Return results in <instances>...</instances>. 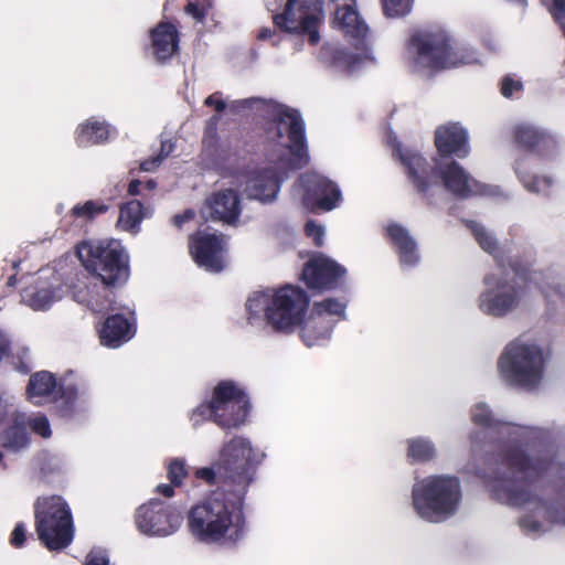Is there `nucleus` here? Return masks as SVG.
I'll list each match as a JSON object with an SVG mask.
<instances>
[{"label": "nucleus", "mask_w": 565, "mask_h": 565, "mask_svg": "<svg viewBox=\"0 0 565 565\" xmlns=\"http://www.w3.org/2000/svg\"><path fill=\"white\" fill-rule=\"evenodd\" d=\"M501 463L512 476L495 475L488 480L492 497L511 507L535 504L543 518L551 523H565V507L559 498L543 500L532 490L533 482L555 468V458L550 451L530 456L519 445H508L501 451Z\"/></svg>", "instance_id": "1"}, {"label": "nucleus", "mask_w": 565, "mask_h": 565, "mask_svg": "<svg viewBox=\"0 0 565 565\" xmlns=\"http://www.w3.org/2000/svg\"><path fill=\"white\" fill-rule=\"evenodd\" d=\"M247 492H212L188 513L192 535L207 544L237 545L248 531L245 514Z\"/></svg>", "instance_id": "2"}, {"label": "nucleus", "mask_w": 565, "mask_h": 565, "mask_svg": "<svg viewBox=\"0 0 565 565\" xmlns=\"http://www.w3.org/2000/svg\"><path fill=\"white\" fill-rule=\"evenodd\" d=\"M396 152L401 163L406 169L408 182L428 205L433 204V198L436 190L439 189L438 178L441 179L445 189L459 199L487 193V185L473 179L455 160L437 168L431 166L418 151L399 148Z\"/></svg>", "instance_id": "3"}, {"label": "nucleus", "mask_w": 565, "mask_h": 565, "mask_svg": "<svg viewBox=\"0 0 565 565\" xmlns=\"http://www.w3.org/2000/svg\"><path fill=\"white\" fill-rule=\"evenodd\" d=\"M256 104L266 106L263 125V143L265 148L287 149L291 154L289 169H302L309 163L306 125L298 109L275 100L250 97L235 100L232 110L253 108Z\"/></svg>", "instance_id": "4"}, {"label": "nucleus", "mask_w": 565, "mask_h": 565, "mask_svg": "<svg viewBox=\"0 0 565 565\" xmlns=\"http://www.w3.org/2000/svg\"><path fill=\"white\" fill-rule=\"evenodd\" d=\"M259 460L248 439L235 436L225 443L212 467L200 468L195 477L209 486L222 484L216 492L228 494L248 491Z\"/></svg>", "instance_id": "5"}, {"label": "nucleus", "mask_w": 565, "mask_h": 565, "mask_svg": "<svg viewBox=\"0 0 565 565\" xmlns=\"http://www.w3.org/2000/svg\"><path fill=\"white\" fill-rule=\"evenodd\" d=\"M407 52L413 67L433 73L477 62L475 50L441 29L414 32L407 41Z\"/></svg>", "instance_id": "6"}, {"label": "nucleus", "mask_w": 565, "mask_h": 565, "mask_svg": "<svg viewBox=\"0 0 565 565\" xmlns=\"http://www.w3.org/2000/svg\"><path fill=\"white\" fill-rule=\"evenodd\" d=\"M513 149L521 152L514 161V171L523 185L534 193L548 194L553 186L550 177L540 178L532 172L537 161L552 159L557 152L555 138L531 124L521 122L511 128Z\"/></svg>", "instance_id": "7"}, {"label": "nucleus", "mask_w": 565, "mask_h": 565, "mask_svg": "<svg viewBox=\"0 0 565 565\" xmlns=\"http://www.w3.org/2000/svg\"><path fill=\"white\" fill-rule=\"evenodd\" d=\"M309 302L306 290L287 284L277 289L255 291L247 299L246 309L254 317L263 312L266 323L274 331L291 333L303 322Z\"/></svg>", "instance_id": "8"}, {"label": "nucleus", "mask_w": 565, "mask_h": 565, "mask_svg": "<svg viewBox=\"0 0 565 565\" xmlns=\"http://www.w3.org/2000/svg\"><path fill=\"white\" fill-rule=\"evenodd\" d=\"M76 254L87 273L106 288L125 285L130 276V257L117 239L83 241Z\"/></svg>", "instance_id": "9"}, {"label": "nucleus", "mask_w": 565, "mask_h": 565, "mask_svg": "<svg viewBox=\"0 0 565 565\" xmlns=\"http://www.w3.org/2000/svg\"><path fill=\"white\" fill-rule=\"evenodd\" d=\"M543 275H550L552 278H543L541 286H543L551 297H546L540 285L535 282H527L521 279L524 285H519L515 279L498 278L494 275H487L483 279L484 285L488 287L479 297V309L495 318L505 317L514 311L521 303L525 294L526 287L530 285L536 286L547 303L562 301L564 294L559 282H556V276L552 270L541 271Z\"/></svg>", "instance_id": "10"}, {"label": "nucleus", "mask_w": 565, "mask_h": 565, "mask_svg": "<svg viewBox=\"0 0 565 565\" xmlns=\"http://www.w3.org/2000/svg\"><path fill=\"white\" fill-rule=\"evenodd\" d=\"M413 507L427 522L438 523L452 516L461 500L460 481L455 476H428L412 490Z\"/></svg>", "instance_id": "11"}, {"label": "nucleus", "mask_w": 565, "mask_h": 565, "mask_svg": "<svg viewBox=\"0 0 565 565\" xmlns=\"http://www.w3.org/2000/svg\"><path fill=\"white\" fill-rule=\"evenodd\" d=\"M546 356L543 349L534 343L513 341L498 360V372L508 386L534 391L544 379Z\"/></svg>", "instance_id": "12"}, {"label": "nucleus", "mask_w": 565, "mask_h": 565, "mask_svg": "<svg viewBox=\"0 0 565 565\" xmlns=\"http://www.w3.org/2000/svg\"><path fill=\"white\" fill-rule=\"evenodd\" d=\"M34 526L40 543L50 552L68 547L75 536L72 510L57 494L39 497L34 502Z\"/></svg>", "instance_id": "13"}, {"label": "nucleus", "mask_w": 565, "mask_h": 565, "mask_svg": "<svg viewBox=\"0 0 565 565\" xmlns=\"http://www.w3.org/2000/svg\"><path fill=\"white\" fill-rule=\"evenodd\" d=\"M322 19L323 3L319 0H287L284 11L273 17L275 25L281 31L308 34L311 45L320 41L318 28Z\"/></svg>", "instance_id": "14"}, {"label": "nucleus", "mask_w": 565, "mask_h": 565, "mask_svg": "<svg viewBox=\"0 0 565 565\" xmlns=\"http://www.w3.org/2000/svg\"><path fill=\"white\" fill-rule=\"evenodd\" d=\"M213 405L217 412V426L238 428L250 412V401L246 391L232 380H222L213 388Z\"/></svg>", "instance_id": "15"}, {"label": "nucleus", "mask_w": 565, "mask_h": 565, "mask_svg": "<svg viewBox=\"0 0 565 565\" xmlns=\"http://www.w3.org/2000/svg\"><path fill=\"white\" fill-rule=\"evenodd\" d=\"M220 119V115H213L206 120L202 137L203 152L217 164L238 163L245 160L249 153L246 135L241 129H234L225 142L221 143L217 132Z\"/></svg>", "instance_id": "16"}, {"label": "nucleus", "mask_w": 565, "mask_h": 565, "mask_svg": "<svg viewBox=\"0 0 565 565\" xmlns=\"http://www.w3.org/2000/svg\"><path fill=\"white\" fill-rule=\"evenodd\" d=\"M347 268L322 253H315L303 264L301 281L308 289L326 292L342 289L347 284Z\"/></svg>", "instance_id": "17"}, {"label": "nucleus", "mask_w": 565, "mask_h": 565, "mask_svg": "<svg viewBox=\"0 0 565 565\" xmlns=\"http://www.w3.org/2000/svg\"><path fill=\"white\" fill-rule=\"evenodd\" d=\"M182 513L160 499H151L140 505L135 514L137 529L147 535L168 536L181 525Z\"/></svg>", "instance_id": "18"}, {"label": "nucleus", "mask_w": 565, "mask_h": 565, "mask_svg": "<svg viewBox=\"0 0 565 565\" xmlns=\"http://www.w3.org/2000/svg\"><path fill=\"white\" fill-rule=\"evenodd\" d=\"M468 227L479 246L494 257L495 263L501 269L509 267L519 279H524L527 282H535L537 285H541V280L543 278H552L550 275L547 276L542 273H537L536 270H532L529 265L523 264L520 259L505 258L500 250L498 241L486 230L483 225L475 221H470L468 223ZM540 287L547 298L551 297V294H548L543 286Z\"/></svg>", "instance_id": "19"}, {"label": "nucleus", "mask_w": 565, "mask_h": 565, "mask_svg": "<svg viewBox=\"0 0 565 565\" xmlns=\"http://www.w3.org/2000/svg\"><path fill=\"white\" fill-rule=\"evenodd\" d=\"M300 181L303 188V204L312 212H328L339 205L342 199L341 190L327 177L309 171L301 175Z\"/></svg>", "instance_id": "20"}, {"label": "nucleus", "mask_w": 565, "mask_h": 565, "mask_svg": "<svg viewBox=\"0 0 565 565\" xmlns=\"http://www.w3.org/2000/svg\"><path fill=\"white\" fill-rule=\"evenodd\" d=\"M189 249L199 266L214 273H220L224 269V242L222 235L196 232L189 237Z\"/></svg>", "instance_id": "21"}, {"label": "nucleus", "mask_w": 565, "mask_h": 565, "mask_svg": "<svg viewBox=\"0 0 565 565\" xmlns=\"http://www.w3.org/2000/svg\"><path fill=\"white\" fill-rule=\"evenodd\" d=\"M434 145L440 158L463 159L470 153L469 135L459 122H447L435 130Z\"/></svg>", "instance_id": "22"}, {"label": "nucleus", "mask_w": 565, "mask_h": 565, "mask_svg": "<svg viewBox=\"0 0 565 565\" xmlns=\"http://www.w3.org/2000/svg\"><path fill=\"white\" fill-rule=\"evenodd\" d=\"M383 231L385 239L396 253L403 267L413 268L419 264L418 244L405 226L391 222Z\"/></svg>", "instance_id": "23"}, {"label": "nucleus", "mask_w": 565, "mask_h": 565, "mask_svg": "<svg viewBox=\"0 0 565 565\" xmlns=\"http://www.w3.org/2000/svg\"><path fill=\"white\" fill-rule=\"evenodd\" d=\"M282 180V173L274 167L257 169L249 174L245 191L252 199L271 202L277 198Z\"/></svg>", "instance_id": "24"}, {"label": "nucleus", "mask_w": 565, "mask_h": 565, "mask_svg": "<svg viewBox=\"0 0 565 565\" xmlns=\"http://www.w3.org/2000/svg\"><path fill=\"white\" fill-rule=\"evenodd\" d=\"M206 218L234 224L241 215L239 196L233 189H224L212 193L205 199Z\"/></svg>", "instance_id": "25"}, {"label": "nucleus", "mask_w": 565, "mask_h": 565, "mask_svg": "<svg viewBox=\"0 0 565 565\" xmlns=\"http://www.w3.org/2000/svg\"><path fill=\"white\" fill-rule=\"evenodd\" d=\"M150 50L158 63H166L179 51L180 35L172 22L161 21L150 30Z\"/></svg>", "instance_id": "26"}, {"label": "nucleus", "mask_w": 565, "mask_h": 565, "mask_svg": "<svg viewBox=\"0 0 565 565\" xmlns=\"http://www.w3.org/2000/svg\"><path fill=\"white\" fill-rule=\"evenodd\" d=\"M135 327L122 313L105 319L98 329L100 343L107 348H118L135 335Z\"/></svg>", "instance_id": "27"}, {"label": "nucleus", "mask_w": 565, "mask_h": 565, "mask_svg": "<svg viewBox=\"0 0 565 565\" xmlns=\"http://www.w3.org/2000/svg\"><path fill=\"white\" fill-rule=\"evenodd\" d=\"M87 392L86 382L79 379L77 382L61 383L57 390L58 398L55 399L54 412L61 418H72L76 413V403L79 395Z\"/></svg>", "instance_id": "28"}, {"label": "nucleus", "mask_w": 565, "mask_h": 565, "mask_svg": "<svg viewBox=\"0 0 565 565\" xmlns=\"http://www.w3.org/2000/svg\"><path fill=\"white\" fill-rule=\"evenodd\" d=\"M352 1L353 3H339L337 6L334 21L345 34L362 39L366 36L369 28L355 9V0Z\"/></svg>", "instance_id": "29"}, {"label": "nucleus", "mask_w": 565, "mask_h": 565, "mask_svg": "<svg viewBox=\"0 0 565 565\" xmlns=\"http://www.w3.org/2000/svg\"><path fill=\"white\" fill-rule=\"evenodd\" d=\"M333 324L328 319H319L313 313L299 326L300 337L307 347H313L320 341L328 340L332 333Z\"/></svg>", "instance_id": "30"}, {"label": "nucleus", "mask_w": 565, "mask_h": 565, "mask_svg": "<svg viewBox=\"0 0 565 565\" xmlns=\"http://www.w3.org/2000/svg\"><path fill=\"white\" fill-rule=\"evenodd\" d=\"M1 446L6 449L20 451L30 444V435L25 422L21 417H15L8 427L0 434Z\"/></svg>", "instance_id": "31"}, {"label": "nucleus", "mask_w": 565, "mask_h": 565, "mask_svg": "<svg viewBox=\"0 0 565 565\" xmlns=\"http://www.w3.org/2000/svg\"><path fill=\"white\" fill-rule=\"evenodd\" d=\"M109 130L105 122L88 119L81 124L75 132V140L78 147H88L106 141Z\"/></svg>", "instance_id": "32"}, {"label": "nucleus", "mask_w": 565, "mask_h": 565, "mask_svg": "<svg viewBox=\"0 0 565 565\" xmlns=\"http://www.w3.org/2000/svg\"><path fill=\"white\" fill-rule=\"evenodd\" d=\"M58 384L55 375L49 371H39L33 373L26 385V394L30 399L36 397H47L56 390Z\"/></svg>", "instance_id": "33"}, {"label": "nucleus", "mask_w": 565, "mask_h": 565, "mask_svg": "<svg viewBox=\"0 0 565 565\" xmlns=\"http://www.w3.org/2000/svg\"><path fill=\"white\" fill-rule=\"evenodd\" d=\"M145 217L143 205L138 200H131L119 209V216L116 226L121 231L136 233Z\"/></svg>", "instance_id": "34"}, {"label": "nucleus", "mask_w": 565, "mask_h": 565, "mask_svg": "<svg viewBox=\"0 0 565 565\" xmlns=\"http://www.w3.org/2000/svg\"><path fill=\"white\" fill-rule=\"evenodd\" d=\"M407 457L412 462H427L435 457V447L431 441L424 438L407 440Z\"/></svg>", "instance_id": "35"}, {"label": "nucleus", "mask_w": 565, "mask_h": 565, "mask_svg": "<svg viewBox=\"0 0 565 565\" xmlns=\"http://www.w3.org/2000/svg\"><path fill=\"white\" fill-rule=\"evenodd\" d=\"M109 205L103 201L88 200L83 204H76L71 209V215L74 218H81L85 222L94 221L98 215L108 212Z\"/></svg>", "instance_id": "36"}, {"label": "nucleus", "mask_w": 565, "mask_h": 565, "mask_svg": "<svg viewBox=\"0 0 565 565\" xmlns=\"http://www.w3.org/2000/svg\"><path fill=\"white\" fill-rule=\"evenodd\" d=\"M347 303L335 298H326L313 303L311 313L319 319H327L326 316H335L338 319L345 318Z\"/></svg>", "instance_id": "37"}, {"label": "nucleus", "mask_w": 565, "mask_h": 565, "mask_svg": "<svg viewBox=\"0 0 565 565\" xmlns=\"http://www.w3.org/2000/svg\"><path fill=\"white\" fill-rule=\"evenodd\" d=\"M383 12L388 18H402L407 15L414 0H381Z\"/></svg>", "instance_id": "38"}, {"label": "nucleus", "mask_w": 565, "mask_h": 565, "mask_svg": "<svg viewBox=\"0 0 565 565\" xmlns=\"http://www.w3.org/2000/svg\"><path fill=\"white\" fill-rule=\"evenodd\" d=\"M55 301V292L52 288H42L34 291L29 299V305L34 310H46Z\"/></svg>", "instance_id": "39"}, {"label": "nucleus", "mask_w": 565, "mask_h": 565, "mask_svg": "<svg viewBox=\"0 0 565 565\" xmlns=\"http://www.w3.org/2000/svg\"><path fill=\"white\" fill-rule=\"evenodd\" d=\"M207 419L217 425V412L213 405V396L207 403L200 404L196 408H194L191 416L193 426H198Z\"/></svg>", "instance_id": "40"}, {"label": "nucleus", "mask_w": 565, "mask_h": 565, "mask_svg": "<svg viewBox=\"0 0 565 565\" xmlns=\"http://www.w3.org/2000/svg\"><path fill=\"white\" fill-rule=\"evenodd\" d=\"M25 425L26 428L30 427L34 434L41 436L42 438H49L52 435L51 426L45 415L40 414L34 417H30Z\"/></svg>", "instance_id": "41"}, {"label": "nucleus", "mask_w": 565, "mask_h": 565, "mask_svg": "<svg viewBox=\"0 0 565 565\" xmlns=\"http://www.w3.org/2000/svg\"><path fill=\"white\" fill-rule=\"evenodd\" d=\"M565 35V0H541Z\"/></svg>", "instance_id": "42"}, {"label": "nucleus", "mask_w": 565, "mask_h": 565, "mask_svg": "<svg viewBox=\"0 0 565 565\" xmlns=\"http://www.w3.org/2000/svg\"><path fill=\"white\" fill-rule=\"evenodd\" d=\"M188 476L185 463L181 459H173L168 466V479L173 486H181Z\"/></svg>", "instance_id": "43"}, {"label": "nucleus", "mask_w": 565, "mask_h": 565, "mask_svg": "<svg viewBox=\"0 0 565 565\" xmlns=\"http://www.w3.org/2000/svg\"><path fill=\"white\" fill-rule=\"evenodd\" d=\"M471 419L478 426L491 427L493 425L492 413L486 404H478L472 408Z\"/></svg>", "instance_id": "44"}, {"label": "nucleus", "mask_w": 565, "mask_h": 565, "mask_svg": "<svg viewBox=\"0 0 565 565\" xmlns=\"http://www.w3.org/2000/svg\"><path fill=\"white\" fill-rule=\"evenodd\" d=\"M523 92V83L514 79L511 75H505L501 79L500 93L505 98H511L514 93Z\"/></svg>", "instance_id": "45"}, {"label": "nucleus", "mask_w": 565, "mask_h": 565, "mask_svg": "<svg viewBox=\"0 0 565 565\" xmlns=\"http://www.w3.org/2000/svg\"><path fill=\"white\" fill-rule=\"evenodd\" d=\"M305 233L308 237L313 239L317 247L322 246L324 232L321 225L317 224L315 221H308L305 225Z\"/></svg>", "instance_id": "46"}, {"label": "nucleus", "mask_w": 565, "mask_h": 565, "mask_svg": "<svg viewBox=\"0 0 565 565\" xmlns=\"http://www.w3.org/2000/svg\"><path fill=\"white\" fill-rule=\"evenodd\" d=\"M25 541H26L25 526L22 522H19L15 524L13 531L11 532L10 544L15 548H20L24 545Z\"/></svg>", "instance_id": "47"}, {"label": "nucleus", "mask_w": 565, "mask_h": 565, "mask_svg": "<svg viewBox=\"0 0 565 565\" xmlns=\"http://www.w3.org/2000/svg\"><path fill=\"white\" fill-rule=\"evenodd\" d=\"M204 106L206 107H213L216 113H223L226 109V103L222 98V93L215 92L211 95H209L204 99Z\"/></svg>", "instance_id": "48"}, {"label": "nucleus", "mask_w": 565, "mask_h": 565, "mask_svg": "<svg viewBox=\"0 0 565 565\" xmlns=\"http://www.w3.org/2000/svg\"><path fill=\"white\" fill-rule=\"evenodd\" d=\"M186 14L193 17L198 22H203L206 18V9L196 2H188L184 8Z\"/></svg>", "instance_id": "49"}, {"label": "nucleus", "mask_w": 565, "mask_h": 565, "mask_svg": "<svg viewBox=\"0 0 565 565\" xmlns=\"http://www.w3.org/2000/svg\"><path fill=\"white\" fill-rule=\"evenodd\" d=\"M83 565H109V559L103 551H92L87 554Z\"/></svg>", "instance_id": "50"}, {"label": "nucleus", "mask_w": 565, "mask_h": 565, "mask_svg": "<svg viewBox=\"0 0 565 565\" xmlns=\"http://www.w3.org/2000/svg\"><path fill=\"white\" fill-rule=\"evenodd\" d=\"M195 218V212L194 210L192 209H186L185 211H183L182 213L180 214H175L173 217H172V224L181 230L183 227V225L186 223V222H190L192 220Z\"/></svg>", "instance_id": "51"}, {"label": "nucleus", "mask_w": 565, "mask_h": 565, "mask_svg": "<svg viewBox=\"0 0 565 565\" xmlns=\"http://www.w3.org/2000/svg\"><path fill=\"white\" fill-rule=\"evenodd\" d=\"M11 340L9 339L7 333L0 330V363L4 359L9 358L11 353Z\"/></svg>", "instance_id": "52"}, {"label": "nucleus", "mask_w": 565, "mask_h": 565, "mask_svg": "<svg viewBox=\"0 0 565 565\" xmlns=\"http://www.w3.org/2000/svg\"><path fill=\"white\" fill-rule=\"evenodd\" d=\"M520 526L526 532H537L541 529V523L531 515H525L520 520Z\"/></svg>", "instance_id": "53"}, {"label": "nucleus", "mask_w": 565, "mask_h": 565, "mask_svg": "<svg viewBox=\"0 0 565 565\" xmlns=\"http://www.w3.org/2000/svg\"><path fill=\"white\" fill-rule=\"evenodd\" d=\"M162 162V156H152V157H149L148 159L143 160L141 163H140V169L142 171H153L156 170L160 163Z\"/></svg>", "instance_id": "54"}, {"label": "nucleus", "mask_w": 565, "mask_h": 565, "mask_svg": "<svg viewBox=\"0 0 565 565\" xmlns=\"http://www.w3.org/2000/svg\"><path fill=\"white\" fill-rule=\"evenodd\" d=\"M173 484H159L157 487V492L164 495L166 498H170L174 494Z\"/></svg>", "instance_id": "55"}, {"label": "nucleus", "mask_w": 565, "mask_h": 565, "mask_svg": "<svg viewBox=\"0 0 565 565\" xmlns=\"http://www.w3.org/2000/svg\"><path fill=\"white\" fill-rule=\"evenodd\" d=\"M173 150V145L170 141H162L158 156H162V161L170 156Z\"/></svg>", "instance_id": "56"}, {"label": "nucleus", "mask_w": 565, "mask_h": 565, "mask_svg": "<svg viewBox=\"0 0 565 565\" xmlns=\"http://www.w3.org/2000/svg\"><path fill=\"white\" fill-rule=\"evenodd\" d=\"M276 34V31L270 28H263L259 30L257 39L260 41L269 40Z\"/></svg>", "instance_id": "57"}, {"label": "nucleus", "mask_w": 565, "mask_h": 565, "mask_svg": "<svg viewBox=\"0 0 565 565\" xmlns=\"http://www.w3.org/2000/svg\"><path fill=\"white\" fill-rule=\"evenodd\" d=\"M141 182L137 179L131 180L128 185V193L132 196L138 195L140 193Z\"/></svg>", "instance_id": "58"}, {"label": "nucleus", "mask_w": 565, "mask_h": 565, "mask_svg": "<svg viewBox=\"0 0 565 565\" xmlns=\"http://www.w3.org/2000/svg\"><path fill=\"white\" fill-rule=\"evenodd\" d=\"M17 370L22 372V373H28L29 372L28 365L24 364L23 362H21L20 365L17 366Z\"/></svg>", "instance_id": "59"}, {"label": "nucleus", "mask_w": 565, "mask_h": 565, "mask_svg": "<svg viewBox=\"0 0 565 565\" xmlns=\"http://www.w3.org/2000/svg\"><path fill=\"white\" fill-rule=\"evenodd\" d=\"M156 186H157V182L154 180H149L146 182V188L148 190H153V189H156Z\"/></svg>", "instance_id": "60"}, {"label": "nucleus", "mask_w": 565, "mask_h": 565, "mask_svg": "<svg viewBox=\"0 0 565 565\" xmlns=\"http://www.w3.org/2000/svg\"><path fill=\"white\" fill-rule=\"evenodd\" d=\"M14 276H11L9 279V284L13 282Z\"/></svg>", "instance_id": "61"}, {"label": "nucleus", "mask_w": 565, "mask_h": 565, "mask_svg": "<svg viewBox=\"0 0 565 565\" xmlns=\"http://www.w3.org/2000/svg\"><path fill=\"white\" fill-rule=\"evenodd\" d=\"M14 276H11L9 279V284L13 282Z\"/></svg>", "instance_id": "62"}, {"label": "nucleus", "mask_w": 565, "mask_h": 565, "mask_svg": "<svg viewBox=\"0 0 565 565\" xmlns=\"http://www.w3.org/2000/svg\"><path fill=\"white\" fill-rule=\"evenodd\" d=\"M3 459V454L0 451V461Z\"/></svg>", "instance_id": "63"}, {"label": "nucleus", "mask_w": 565, "mask_h": 565, "mask_svg": "<svg viewBox=\"0 0 565 565\" xmlns=\"http://www.w3.org/2000/svg\"><path fill=\"white\" fill-rule=\"evenodd\" d=\"M73 374H74V372H73V371H70V372L67 373V376H68V375H73Z\"/></svg>", "instance_id": "64"}]
</instances>
